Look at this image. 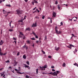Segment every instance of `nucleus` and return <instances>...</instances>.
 Listing matches in <instances>:
<instances>
[{
  "label": "nucleus",
  "instance_id": "3",
  "mask_svg": "<svg viewBox=\"0 0 78 78\" xmlns=\"http://www.w3.org/2000/svg\"><path fill=\"white\" fill-rule=\"evenodd\" d=\"M55 31L56 32V33L57 34H61V33H62V32H61V31H58V30H57V27H55Z\"/></svg>",
  "mask_w": 78,
  "mask_h": 78
},
{
  "label": "nucleus",
  "instance_id": "2",
  "mask_svg": "<svg viewBox=\"0 0 78 78\" xmlns=\"http://www.w3.org/2000/svg\"><path fill=\"white\" fill-rule=\"evenodd\" d=\"M16 11L17 13H16V14H18L19 15V17H20V14H22V11H20V10L18 9L16 10Z\"/></svg>",
  "mask_w": 78,
  "mask_h": 78
},
{
  "label": "nucleus",
  "instance_id": "56",
  "mask_svg": "<svg viewBox=\"0 0 78 78\" xmlns=\"http://www.w3.org/2000/svg\"><path fill=\"white\" fill-rule=\"evenodd\" d=\"M15 70L16 71H18V70L16 69H15Z\"/></svg>",
  "mask_w": 78,
  "mask_h": 78
},
{
  "label": "nucleus",
  "instance_id": "17",
  "mask_svg": "<svg viewBox=\"0 0 78 78\" xmlns=\"http://www.w3.org/2000/svg\"><path fill=\"white\" fill-rule=\"evenodd\" d=\"M20 34L21 35H22L23 36H24V35H23V33H22V32H20Z\"/></svg>",
  "mask_w": 78,
  "mask_h": 78
},
{
  "label": "nucleus",
  "instance_id": "10",
  "mask_svg": "<svg viewBox=\"0 0 78 78\" xmlns=\"http://www.w3.org/2000/svg\"><path fill=\"white\" fill-rule=\"evenodd\" d=\"M37 25H36V23H35V24L34 23L32 26V27H36Z\"/></svg>",
  "mask_w": 78,
  "mask_h": 78
},
{
  "label": "nucleus",
  "instance_id": "47",
  "mask_svg": "<svg viewBox=\"0 0 78 78\" xmlns=\"http://www.w3.org/2000/svg\"><path fill=\"white\" fill-rule=\"evenodd\" d=\"M52 72H55V69H52Z\"/></svg>",
  "mask_w": 78,
  "mask_h": 78
},
{
  "label": "nucleus",
  "instance_id": "48",
  "mask_svg": "<svg viewBox=\"0 0 78 78\" xmlns=\"http://www.w3.org/2000/svg\"><path fill=\"white\" fill-rule=\"evenodd\" d=\"M25 45H24V46H23V48H25V46H25Z\"/></svg>",
  "mask_w": 78,
  "mask_h": 78
},
{
  "label": "nucleus",
  "instance_id": "1",
  "mask_svg": "<svg viewBox=\"0 0 78 78\" xmlns=\"http://www.w3.org/2000/svg\"><path fill=\"white\" fill-rule=\"evenodd\" d=\"M60 73V72L57 71H56V72H55L54 73L51 72L50 73H48V75H49V74H50L51 75H52L53 76H57V74H58V73Z\"/></svg>",
  "mask_w": 78,
  "mask_h": 78
},
{
  "label": "nucleus",
  "instance_id": "45",
  "mask_svg": "<svg viewBox=\"0 0 78 78\" xmlns=\"http://www.w3.org/2000/svg\"><path fill=\"white\" fill-rule=\"evenodd\" d=\"M35 3H38V2L36 1H35Z\"/></svg>",
  "mask_w": 78,
  "mask_h": 78
},
{
  "label": "nucleus",
  "instance_id": "32",
  "mask_svg": "<svg viewBox=\"0 0 78 78\" xmlns=\"http://www.w3.org/2000/svg\"><path fill=\"white\" fill-rule=\"evenodd\" d=\"M26 78H30V77H29V76H28V75H26Z\"/></svg>",
  "mask_w": 78,
  "mask_h": 78
},
{
  "label": "nucleus",
  "instance_id": "57",
  "mask_svg": "<svg viewBox=\"0 0 78 78\" xmlns=\"http://www.w3.org/2000/svg\"><path fill=\"white\" fill-rule=\"evenodd\" d=\"M2 1L0 0V3H2Z\"/></svg>",
  "mask_w": 78,
  "mask_h": 78
},
{
  "label": "nucleus",
  "instance_id": "13",
  "mask_svg": "<svg viewBox=\"0 0 78 78\" xmlns=\"http://www.w3.org/2000/svg\"><path fill=\"white\" fill-rule=\"evenodd\" d=\"M47 65H45L44 66H43V67L44 68V69H45L47 67Z\"/></svg>",
  "mask_w": 78,
  "mask_h": 78
},
{
  "label": "nucleus",
  "instance_id": "64",
  "mask_svg": "<svg viewBox=\"0 0 78 78\" xmlns=\"http://www.w3.org/2000/svg\"><path fill=\"white\" fill-rule=\"evenodd\" d=\"M9 25L10 27H11V23H9Z\"/></svg>",
  "mask_w": 78,
  "mask_h": 78
},
{
  "label": "nucleus",
  "instance_id": "35",
  "mask_svg": "<svg viewBox=\"0 0 78 78\" xmlns=\"http://www.w3.org/2000/svg\"><path fill=\"white\" fill-rule=\"evenodd\" d=\"M6 53H5L4 54H3V53H2V55H6Z\"/></svg>",
  "mask_w": 78,
  "mask_h": 78
},
{
  "label": "nucleus",
  "instance_id": "41",
  "mask_svg": "<svg viewBox=\"0 0 78 78\" xmlns=\"http://www.w3.org/2000/svg\"><path fill=\"white\" fill-rule=\"evenodd\" d=\"M55 5H57L58 4V2H57V1H56L55 2Z\"/></svg>",
  "mask_w": 78,
  "mask_h": 78
},
{
  "label": "nucleus",
  "instance_id": "19",
  "mask_svg": "<svg viewBox=\"0 0 78 78\" xmlns=\"http://www.w3.org/2000/svg\"><path fill=\"white\" fill-rule=\"evenodd\" d=\"M59 48H60L58 47L56 49H55V50L57 51H58V50H59Z\"/></svg>",
  "mask_w": 78,
  "mask_h": 78
},
{
  "label": "nucleus",
  "instance_id": "20",
  "mask_svg": "<svg viewBox=\"0 0 78 78\" xmlns=\"http://www.w3.org/2000/svg\"><path fill=\"white\" fill-rule=\"evenodd\" d=\"M25 48H26V50H27V49H28V46H27V45H26L25 46Z\"/></svg>",
  "mask_w": 78,
  "mask_h": 78
},
{
  "label": "nucleus",
  "instance_id": "27",
  "mask_svg": "<svg viewBox=\"0 0 78 78\" xmlns=\"http://www.w3.org/2000/svg\"><path fill=\"white\" fill-rule=\"evenodd\" d=\"M59 6V5H58V9H60L61 8V7H60V6Z\"/></svg>",
  "mask_w": 78,
  "mask_h": 78
},
{
  "label": "nucleus",
  "instance_id": "44",
  "mask_svg": "<svg viewBox=\"0 0 78 78\" xmlns=\"http://www.w3.org/2000/svg\"><path fill=\"white\" fill-rule=\"evenodd\" d=\"M45 40H47V36H45V39H44V40L45 41Z\"/></svg>",
  "mask_w": 78,
  "mask_h": 78
},
{
  "label": "nucleus",
  "instance_id": "23",
  "mask_svg": "<svg viewBox=\"0 0 78 78\" xmlns=\"http://www.w3.org/2000/svg\"><path fill=\"white\" fill-rule=\"evenodd\" d=\"M38 69H36L37 74V73H38Z\"/></svg>",
  "mask_w": 78,
  "mask_h": 78
},
{
  "label": "nucleus",
  "instance_id": "39",
  "mask_svg": "<svg viewBox=\"0 0 78 78\" xmlns=\"http://www.w3.org/2000/svg\"><path fill=\"white\" fill-rule=\"evenodd\" d=\"M72 36H73V37H75V35H74L73 34H72Z\"/></svg>",
  "mask_w": 78,
  "mask_h": 78
},
{
  "label": "nucleus",
  "instance_id": "62",
  "mask_svg": "<svg viewBox=\"0 0 78 78\" xmlns=\"http://www.w3.org/2000/svg\"><path fill=\"white\" fill-rule=\"evenodd\" d=\"M14 42L15 43V44H16V41H14Z\"/></svg>",
  "mask_w": 78,
  "mask_h": 78
},
{
  "label": "nucleus",
  "instance_id": "30",
  "mask_svg": "<svg viewBox=\"0 0 78 78\" xmlns=\"http://www.w3.org/2000/svg\"><path fill=\"white\" fill-rule=\"evenodd\" d=\"M9 31H13V30L12 29H9Z\"/></svg>",
  "mask_w": 78,
  "mask_h": 78
},
{
  "label": "nucleus",
  "instance_id": "11",
  "mask_svg": "<svg viewBox=\"0 0 78 78\" xmlns=\"http://www.w3.org/2000/svg\"><path fill=\"white\" fill-rule=\"evenodd\" d=\"M17 73H19V74H23V73H21L20 72H19V71H17Z\"/></svg>",
  "mask_w": 78,
  "mask_h": 78
},
{
  "label": "nucleus",
  "instance_id": "33",
  "mask_svg": "<svg viewBox=\"0 0 78 78\" xmlns=\"http://www.w3.org/2000/svg\"><path fill=\"white\" fill-rule=\"evenodd\" d=\"M14 64H15V65H17V62H14Z\"/></svg>",
  "mask_w": 78,
  "mask_h": 78
},
{
  "label": "nucleus",
  "instance_id": "49",
  "mask_svg": "<svg viewBox=\"0 0 78 78\" xmlns=\"http://www.w3.org/2000/svg\"><path fill=\"white\" fill-rule=\"evenodd\" d=\"M6 14H7V15H5V17H6L8 16V13H6Z\"/></svg>",
  "mask_w": 78,
  "mask_h": 78
},
{
  "label": "nucleus",
  "instance_id": "7",
  "mask_svg": "<svg viewBox=\"0 0 78 78\" xmlns=\"http://www.w3.org/2000/svg\"><path fill=\"white\" fill-rule=\"evenodd\" d=\"M72 47H74V46L72 45V44H70L69 46V48H70V49H71Z\"/></svg>",
  "mask_w": 78,
  "mask_h": 78
},
{
  "label": "nucleus",
  "instance_id": "34",
  "mask_svg": "<svg viewBox=\"0 0 78 78\" xmlns=\"http://www.w3.org/2000/svg\"><path fill=\"white\" fill-rule=\"evenodd\" d=\"M5 62H6V63H7V62H9V60L6 61H5Z\"/></svg>",
  "mask_w": 78,
  "mask_h": 78
},
{
  "label": "nucleus",
  "instance_id": "36",
  "mask_svg": "<svg viewBox=\"0 0 78 78\" xmlns=\"http://www.w3.org/2000/svg\"><path fill=\"white\" fill-rule=\"evenodd\" d=\"M42 52L43 54H45V51H42Z\"/></svg>",
  "mask_w": 78,
  "mask_h": 78
},
{
  "label": "nucleus",
  "instance_id": "29",
  "mask_svg": "<svg viewBox=\"0 0 78 78\" xmlns=\"http://www.w3.org/2000/svg\"><path fill=\"white\" fill-rule=\"evenodd\" d=\"M20 55V52H18L17 53V56H19V55Z\"/></svg>",
  "mask_w": 78,
  "mask_h": 78
},
{
  "label": "nucleus",
  "instance_id": "5",
  "mask_svg": "<svg viewBox=\"0 0 78 78\" xmlns=\"http://www.w3.org/2000/svg\"><path fill=\"white\" fill-rule=\"evenodd\" d=\"M32 33L35 36L36 38L37 39V38H38V37H37V36L36 35V34L34 33V32H33Z\"/></svg>",
  "mask_w": 78,
  "mask_h": 78
},
{
  "label": "nucleus",
  "instance_id": "40",
  "mask_svg": "<svg viewBox=\"0 0 78 78\" xmlns=\"http://www.w3.org/2000/svg\"><path fill=\"white\" fill-rule=\"evenodd\" d=\"M51 68H52V69H54L55 68V67L53 66H51Z\"/></svg>",
  "mask_w": 78,
  "mask_h": 78
},
{
  "label": "nucleus",
  "instance_id": "18",
  "mask_svg": "<svg viewBox=\"0 0 78 78\" xmlns=\"http://www.w3.org/2000/svg\"><path fill=\"white\" fill-rule=\"evenodd\" d=\"M62 66H63V67H65V66H66V63H63V65H62Z\"/></svg>",
  "mask_w": 78,
  "mask_h": 78
},
{
  "label": "nucleus",
  "instance_id": "43",
  "mask_svg": "<svg viewBox=\"0 0 78 78\" xmlns=\"http://www.w3.org/2000/svg\"><path fill=\"white\" fill-rule=\"evenodd\" d=\"M39 41H36V43H37V44H38V43H39Z\"/></svg>",
  "mask_w": 78,
  "mask_h": 78
},
{
  "label": "nucleus",
  "instance_id": "4",
  "mask_svg": "<svg viewBox=\"0 0 78 78\" xmlns=\"http://www.w3.org/2000/svg\"><path fill=\"white\" fill-rule=\"evenodd\" d=\"M53 14H52V17H56V14L55 12H53Z\"/></svg>",
  "mask_w": 78,
  "mask_h": 78
},
{
  "label": "nucleus",
  "instance_id": "50",
  "mask_svg": "<svg viewBox=\"0 0 78 78\" xmlns=\"http://www.w3.org/2000/svg\"><path fill=\"white\" fill-rule=\"evenodd\" d=\"M75 51L76 52L77 51V50H76V49L75 48Z\"/></svg>",
  "mask_w": 78,
  "mask_h": 78
},
{
  "label": "nucleus",
  "instance_id": "46",
  "mask_svg": "<svg viewBox=\"0 0 78 78\" xmlns=\"http://www.w3.org/2000/svg\"><path fill=\"white\" fill-rule=\"evenodd\" d=\"M50 20H51L50 23H52V20H51V19Z\"/></svg>",
  "mask_w": 78,
  "mask_h": 78
},
{
  "label": "nucleus",
  "instance_id": "15",
  "mask_svg": "<svg viewBox=\"0 0 78 78\" xmlns=\"http://www.w3.org/2000/svg\"><path fill=\"white\" fill-rule=\"evenodd\" d=\"M74 66H76L77 67H78V65L76 63H75L74 64Z\"/></svg>",
  "mask_w": 78,
  "mask_h": 78
},
{
  "label": "nucleus",
  "instance_id": "6",
  "mask_svg": "<svg viewBox=\"0 0 78 78\" xmlns=\"http://www.w3.org/2000/svg\"><path fill=\"white\" fill-rule=\"evenodd\" d=\"M40 70H45V69H44V67H43V66L42 67L41 66H40Z\"/></svg>",
  "mask_w": 78,
  "mask_h": 78
},
{
  "label": "nucleus",
  "instance_id": "9",
  "mask_svg": "<svg viewBox=\"0 0 78 78\" xmlns=\"http://www.w3.org/2000/svg\"><path fill=\"white\" fill-rule=\"evenodd\" d=\"M23 65H24V66L25 68H28V67H30L29 66H28L25 64H24Z\"/></svg>",
  "mask_w": 78,
  "mask_h": 78
},
{
  "label": "nucleus",
  "instance_id": "42",
  "mask_svg": "<svg viewBox=\"0 0 78 78\" xmlns=\"http://www.w3.org/2000/svg\"><path fill=\"white\" fill-rule=\"evenodd\" d=\"M11 69V67H10L8 69L9 70H10V69Z\"/></svg>",
  "mask_w": 78,
  "mask_h": 78
},
{
  "label": "nucleus",
  "instance_id": "8",
  "mask_svg": "<svg viewBox=\"0 0 78 78\" xmlns=\"http://www.w3.org/2000/svg\"><path fill=\"white\" fill-rule=\"evenodd\" d=\"M3 43H4V42L3 41L1 40L0 42V45H3Z\"/></svg>",
  "mask_w": 78,
  "mask_h": 78
},
{
  "label": "nucleus",
  "instance_id": "63",
  "mask_svg": "<svg viewBox=\"0 0 78 78\" xmlns=\"http://www.w3.org/2000/svg\"><path fill=\"white\" fill-rule=\"evenodd\" d=\"M34 13H35V12H36V11H35L34 12Z\"/></svg>",
  "mask_w": 78,
  "mask_h": 78
},
{
  "label": "nucleus",
  "instance_id": "22",
  "mask_svg": "<svg viewBox=\"0 0 78 78\" xmlns=\"http://www.w3.org/2000/svg\"><path fill=\"white\" fill-rule=\"evenodd\" d=\"M30 39H31V40H32V41H34V40H35V38H30Z\"/></svg>",
  "mask_w": 78,
  "mask_h": 78
},
{
  "label": "nucleus",
  "instance_id": "14",
  "mask_svg": "<svg viewBox=\"0 0 78 78\" xmlns=\"http://www.w3.org/2000/svg\"><path fill=\"white\" fill-rule=\"evenodd\" d=\"M1 51H2V50H1V48H0V55L2 56V53Z\"/></svg>",
  "mask_w": 78,
  "mask_h": 78
},
{
  "label": "nucleus",
  "instance_id": "25",
  "mask_svg": "<svg viewBox=\"0 0 78 78\" xmlns=\"http://www.w3.org/2000/svg\"><path fill=\"white\" fill-rule=\"evenodd\" d=\"M6 6H8L9 7H11V5L9 4V5H6Z\"/></svg>",
  "mask_w": 78,
  "mask_h": 78
},
{
  "label": "nucleus",
  "instance_id": "53",
  "mask_svg": "<svg viewBox=\"0 0 78 78\" xmlns=\"http://www.w3.org/2000/svg\"><path fill=\"white\" fill-rule=\"evenodd\" d=\"M3 68L0 69V70H2V69H3Z\"/></svg>",
  "mask_w": 78,
  "mask_h": 78
},
{
  "label": "nucleus",
  "instance_id": "51",
  "mask_svg": "<svg viewBox=\"0 0 78 78\" xmlns=\"http://www.w3.org/2000/svg\"><path fill=\"white\" fill-rule=\"evenodd\" d=\"M36 7H35V8H34L33 9V10H35V9H36Z\"/></svg>",
  "mask_w": 78,
  "mask_h": 78
},
{
  "label": "nucleus",
  "instance_id": "54",
  "mask_svg": "<svg viewBox=\"0 0 78 78\" xmlns=\"http://www.w3.org/2000/svg\"><path fill=\"white\" fill-rule=\"evenodd\" d=\"M28 69H29V70H30V67H28V68H27Z\"/></svg>",
  "mask_w": 78,
  "mask_h": 78
},
{
  "label": "nucleus",
  "instance_id": "38",
  "mask_svg": "<svg viewBox=\"0 0 78 78\" xmlns=\"http://www.w3.org/2000/svg\"><path fill=\"white\" fill-rule=\"evenodd\" d=\"M44 18H45V16H43L42 17V19H44Z\"/></svg>",
  "mask_w": 78,
  "mask_h": 78
},
{
  "label": "nucleus",
  "instance_id": "55",
  "mask_svg": "<svg viewBox=\"0 0 78 78\" xmlns=\"http://www.w3.org/2000/svg\"><path fill=\"white\" fill-rule=\"evenodd\" d=\"M27 17V16H25L24 18V20H25L26 19V18H25V17Z\"/></svg>",
  "mask_w": 78,
  "mask_h": 78
},
{
  "label": "nucleus",
  "instance_id": "26",
  "mask_svg": "<svg viewBox=\"0 0 78 78\" xmlns=\"http://www.w3.org/2000/svg\"><path fill=\"white\" fill-rule=\"evenodd\" d=\"M27 65H30V63L29 62H28V61L27 62Z\"/></svg>",
  "mask_w": 78,
  "mask_h": 78
},
{
  "label": "nucleus",
  "instance_id": "52",
  "mask_svg": "<svg viewBox=\"0 0 78 78\" xmlns=\"http://www.w3.org/2000/svg\"><path fill=\"white\" fill-rule=\"evenodd\" d=\"M4 75V73L1 74V76H2Z\"/></svg>",
  "mask_w": 78,
  "mask_h": 78
},
{
  "label": "nucleus",
  "instance_id": "12",
  "mask_svg": "<svg viewBox=\"0 0 78 78\" xmlns=\"http://www.w3.org/2000/svg\"><path fill=\"white\" fill-rule=\"evenodd\" d=\"M26 30H27V31H30V30H31V29H30V28L29 27L28 28H27L26 29Z\"/></svg>",
  "mask_w": 78,
  "mask_h": 78
},
{
  "label": "nucleus",
  "instance_id": "24",
  "mask_svg": "<svg viewBox=\"0 0 78 78\" xmlns=\"http://www.w3.org/2000/svg\"><path fill=\"white\" fill-rule=\"evenodd\" d=\"M35 19H39V17L38 16H36V17H35Z\"/></svg>",
  "mask_w": 78,
  "mask_h": 78
},
{
  "label": "nucleus",
  "instance_id": "16",
  "mask_svg": "<svg viewBox=\"0 0 78 78\" xmlns=\"http://www.w3.org/2000/svg\"><path fill=\"white\" fill-rule=\"evenodd\" d=\"M23 59H26V55H23Z\"/></svg>",
  "mask_w": 78,
  "mask_h": 78
},
{
  "label": "nucleus",
  "instance_id": "58",
  "mask_svg": "<svg viewBox=\"0 0 78 78\" xmlns=\"http://www.w3.org/2000/svg\"><path fill=\"white\" fill-rule=\"evenodd\" d=\"M2 1L0 0V3H2Z\"/></svg>",
  "mask_w": 78,
  "mask_h": 78
},
{
  "label": "nucleus",
  "instance_id": "60",
  "mask_svg": "<svg viewBox=\"0 0 78 78\" xmlns=\"http://www.w3.org/2000/svg\"><path fill=\"white\" fill-rule=\"evenodd\" d=\"M25 37L24 36L23 38V39H25Z\"/></svg>",
  "mask_w": 78,
  "mask_h": 78
},
{
  "label": "nucleus",
  "instance_id": "59",
  "mask_svg": "<svg viewBox=\"0 0 78 78\" xmlns=\"http://www.w3.org/2000/svg\"><path fill=\"white\" fill-rule=\"evenodd\" d=\"M25 2H28V0H25Z\"/></svg>",
  "mask_w": 78,
  "mask_h": 78
},
{
  "label": "nucleus",
  "instance_id": "37",
  "mask_svg": "<svg viewBox=\"0 0 78 78\" xmlns=\"http://www.w3.org/2000/svg\"><path fill=\"white\" fill-rule=\"evenodd\" d=\"M48 58H51V56L50 55H49L48 56Z\"/></svg>",
  "mask_w": 78,
  "mask_h": 78
},
{
  "label": "nucleus",
  "instance_id": "61",
  "mask_svg": "<svg viewBox=\"0 0 78 78\" xmlns=\"http://www.w3.org/2000/svg\"><path fill=\"white\" fill-rule=\"evenodd\" d=\"M13 39H14V40H16V39L15 38L13 37Z\"/></svg>",
  "mask_w": 78,
  "mask_h": 78
},
{
  "label": "nucleus",
  "instance_id": "31",
  "mask_svg": "<svg viewBox=\"0 0 78 78\" xmlns=\"http://www.w3.org/2000/svg\"><path fill=\"white\" fill-rule=\"evenodd\" d=\"M6 12H7L5 11V12H3V13L4 14H5L6 13Z\"/></svg>",
  "mask_w": 78,
  "mask_h": 78
},
{
  "label": "nucleus",
  "instance_id": "28",
  "mask_svg": "<svg viewBox=\"0 0 78 78\" xmlns=\"http://www.w3.org/2000/svg\"><path fill=\"white\" fill-rule=\"evenodd\" d=\"M60 24H61L60 26H61V25H63V23H62V22H61L60 23Z\"/></svg>",
  "mask_w": 78,
  "mask_h": 78
},
{
  "label": "nucleus",
  "instance_id": "21",
  "mask_svg": "<svg viewBox=\"0 0 78 78\" xmlns=\"http://www.w3.org/2000/svg\"><path fill=\"white\" fill-rule=\"evenodd\" d=\"M27 44H30V41L28 40L27 41Z\"/></svg>",
  "mask_w": 78,
  "mask_h": 78
}]
</instances>
